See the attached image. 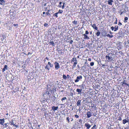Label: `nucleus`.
I'll return each instance as SVG.
<instances>
[{
	"instance_id": "nucleus-19",
	"label": "nucleus",
	"mask_w": 129,
	"mask_h": 129,
	"mask_svg": "<svg viewBox=\"0 0 129 129\" xmlns=\"http://www.w3.org/2000/svg\"><path fill=\"white\" fill-rule=\"evenodd\" d=\"M126 81L125 80H124L123 81V84H125L126 86H127L129 87V84H127L126 82Z\"/></svg>"
},
{
	"instance_id": "nucleus-10",
	"label": "nucleus",
	"mask_w": 129,
	"mask_h": 129,
	"mask_svg": "<svg viewBox=\"0 0 129 129\" xmlns=\"http://www.w3.org/2000/svg\"><path fill=\"white\" fill-rule=\"evenodd\" d=\"M106 57L107 59H108V60H110L111 61L113 60L112 56H109V55H107Z\"/></svg>"
},
{
	"instance_id": "nucleus-26",
	"label": "nucleus",
	"mask_w": 129,
	"mask_h": 129,
	"mask_svg": "<svg viewBox=\"0 0 129 129\" xmlns=\"http://www.w3.org/2000/svg\"><path fill=\"white\" fill-rule=\"evenodd\" d=\"M48 64L49 65L50 67V68H52L53 67V64H51V63L50 62H48Z\"/></svg>"
},
{
	"instance_id": "nucleus-25",
	"label": "nucleus",
	"mask_w": 129,
	"mask_h": 129,
	"mask_svg": "<svg viewBox=\"0 0 129 129\" xmlns=\"http://www.w3.org/2000/svg\"><path fill=\"white\" fill-rule=\"evenodd\" d=\"M97 126L95 124H94L91 129H97Z\"/></svg>"
},
{
	"instance_id": "nucleus-48",
	"label": "nucleus",
	"mask_w": 129,
	"mask_h": 129,
	"mask_svg": "<svg viewBox=\"0 0 129 129\" xmlns=\"http://www.w3.org/2000/svg\"><path fill=\"white\" fill-rule=\"evenodd\" d=\"M75 116L76 118H78L79 117L78 115L76 114L75 115Z\"/></svg>"
},
{
	"instance_id": "nucleus-27",
	"label": "nucleus",
	"mask_w": 129,
	"mask_h": 129,
	"mask_svg": "<svg viewBox=\"0 0 129 129\" xmlns=\"http://www.w3.org/2000/svg\"><path fill=\"white\" fill-rule=\"evenodd\" d=\"M77 64V62H74L73 64V68H75V67L76 65Z\"/></svg>"
},
{
	"instance_id": "nucleus-1",
	"label": "nucleus",
	"mask_w": 129,
	"mask_h": 129,
	"mask_svg": "<svg viewBox=\"0 0 129 129\" xmlns=\"http://www.w3.org/2000/svg\"><path fill=\"white\" fill-rule=\"evenodd\" d=\"M82 79V77L81 75L77 76V77L76 79L75 80V82H77L79 81H81Z\"/></svg>"
},
{
	"instance_id": "nucleus-33",
	"label": "nucleus",
	"mask_w": 129,
	"mask_h": 129,
	"mask_svg": "<svg viewBox=\"0 0 129 129\" xmlns=\"http://www.w3.org/2000/svg\"><path fill=\"white\" fill-rule=\"evenodd\" d=\"M63 78L64 79H67V77L65 75L63 74Z\"/></svg>"
},
{
	"instance_id": "nucleus-60",
	"label": "nucleus",
	"mask_w": 129,
	"mask_h": 129,
	"mask_svg": "<svg viewBox=\"0 0 129 129\" xmlns=\"http://www.w3.org/2000/svg\"><path fill=\"white\" fill-rule=\"evenodd\" d=\"M88 60L89 61H91V59L90 58H89V59H88Z\"/></svg>"
},
{
	"instance_id": "nucleus-63",
	"label": "nucleus",
	"mask_w": 129,
	"mask_h": 129,
	"mask_svg": "<svg viewBox=\"0 0 129 129\" xmlns=\"http://www.w3.org/2000/svg\"><path fill=\"white\" fill-rule=\"evenodd\" d=\"M105 66V64H102V67L103 68H104V67Z\"/></svg>"
},
{
	"instance_id": "nucleus-15",
	"label": "nucleus",
	"mask_w": 129,
	"mask_h": 129,
	"mask_svg": "<svg viewBox=\"0 0 129 129\" xmlns=\"http://www.w3.org/2000/svg\"><path fill=\"white\" fill-rule=\"evenodd\" d=\"M4 121L5 119L4 118L0 119V124L3 125Z\"/></svg>"
},
{
	"instance_id": "nucleus-11",
	"label": "nucleus",
	"mask_w": 129,
	"mask_h": 129,
	"mask_svg": "<svg viewBox=\"0 0 129 129\" xmlns=\"http://www.w3.org/2000/svg\"><path fill=\"white\" fill-rule=\"evenodd\" d=\"M85 126L86 127L87 129H89L91 125L88 123H85Z\"/></svg>"
},
{
	"instance_id": "nucleus-49",
	"label": "nucleus",
	"mask_w": 129,
	"mask_h": 129,
	"mask_svg": "<svg viewBox=\"0 0 129 129\" xmlns=\"http://www.w3.org/2000/svg\"><path fill=\"white\" fill-rule=\"evenodd\" d=\"M124 19L125 20H127L128 19V18L127 17H126L124 18Z\"/></svg>"
},
{
	"instance_id": "nucleus-45",
	"label": "nucleus",
	"mask_w": 129,
	"mask_h": 129,
	"mask_svg": "<svg viewBox=\"0 0 129 129\" xmlns=\"http://www.w3.org/2000/svg\"><path fill=\"white\" fill-rule=\"evenodd\" d=\"M111 29L112 30H114V28L113 26H112L111 27Z\"/></svg>"
},
{
	"instance_id": "nucleus-17",
	"label": "nucleus",
	"mask_w": 129,
	"mask_h": 129,
	"mask_svg": "<svg viewBox=\"0 0 129 129\" xmlns=\"http://www.w3.org/2000/svg\"><path fill=\"white\" fill-rule=\"evenodd\" d=\"M86 34H84L83 35L84 36V39H90L89 37H88V36Z\"/></svg>"
},
{
	"instance_id": "nucleus-57",
	"label": "nucleus",
	"mask_w": 129,
	"mask_h": 129,
	"mask_svg": "<svg viewBox=\"0 0 129 129\" xmlns=\"http://www.w3.org/2000/svg\"><path fill=\"white\" fill-rule=\"evenodd\" d=\"M13 25L15 26H18V24H14Z\"/></svg>"
},
{
	"instance_id": "nucleus-54",
	"label": "nucleus",
	"mask_w": 129,
	"mask_h": 129,
	"mask_svg": "<svg viewBox=\"0 0 129 129\" xmlns=\"http://www.w3.org/2000/svg\"><path fill=\"white\" fill-rule=\"evenodd\" d=\"M73 42V41L72 40H71L70 42V43L71 44H72Z\"/></svg>"
},
{
	"instance_id": "nucleus-24",
	"label": "nucleus",
	"mask_w": 129,
	"mask_h": 129,
	"mask_svg": "<svg viewBox=\"0 0 129 129\" xmlns=\"http://www.w3.org/2000/svg\"><path fill=\"white\" fill-rule=\"evenodd\" d=\"M97 32L96 33V35L97 36H99V35L100 34V33L99 31V30H97Z\"/></svg>"
},
{
	"instance_id": "nucleus-47",
	"label": "nucleus",
	"mask_w": 129,
	"mask_h": 129,
	"mask_svg": "<svg viewBox=\"0 0 129 129\" xmlns=\"http://www.w3.org/2000/svg\"><path fill=\"white\" fill-rule=\"evenodd\" d=\"M98 64H99V65L101 66V65H102L101 62L100 61H99V62H98Z\"/></svg>"
},
{
	"instance_id": "nucleus-14",
	"label": "nucleus",
	"mask_w": 129,
	"mask_h": 129,
	"mask_svg": "<svg viewBox=\"0 0 129 129\" xmlns=\"http://www.w3.org/2000/svg\"><path fill=\"white\" fill-rule=\"evenodd\" d=\"M51 98L52 99V100L53 102H54V103L56 102L55 100L56 98L55 97V96H51Z\"/></svg>"
},
{
	"instance_id": "nucleus-51",
	"label": "nucleus",
	"mask_w": 129,
	"mask_h": 129,
	"mask_svg": "<svg viewBox=\"0 0 129 129\" xmlns=\"http://www.w3.org/2000/svg\"><path fill=\"white\" fill-rule=\"evenodd\" d=\"M122 25V24L120 22H119L118 23V25L119 26H121Z\"/></svg>"
},
{
	"instance_id": "nucleus-41",
	"label": "nucleus",
	"mask_w": 129,
	"mask_h": 129,
	"mask_svg": "<svg viewBox=\"0 0 129 129\" xmlns=\"http://www.w3.org/2000/svg\"><path fill=\"white\" fill-rule=\"evenodd\" d=\"M67 120L68 121V123H69V122H70V118H69V117H67Z\"/></svg>"
},
{
	"instance_id": "nucleus-43",
	"label": "nucleus",
	"mask_w": 129,
	"mask_h": 129,
	"mask_svg": "<svg viewBox=\"0 0 129 129\" xmlns=\"http://www.w3.org/2000/svg\"><path fill=\"white\" fill-rule=\"evenodd\" d=\"M61 4H62V2H60L59 3V6L60 7H61Z\"/></svg>"
},
{
	"instance_id": "nucleus-5",
	"label": "nucleus",
	"mask_w": 129,
	"mask_h": 129,
	"mask_svg": "<svg viewBox=\"0 0 129 129\" xmlns=\"http://www.w3.org/2000/svg\"><path fill=\"white\" fill-rule=\"evenodd\" d=\"M61 101H62V103H63V104H64L66 103V102L67 101V98L65 97L61 99Z\"/></svg>"
},
{
	"instance_id": "nucleus-64",
	"label": "nucleus",
	"mask_w": 129,
	"mask_h": 129,
	"mask_svg": "<svg viewBox=\"0 0 129 129\" xmlns=\"http://www.w3.org/2000/svg\"><path fill=\"white\" fill-rule=\"evenodd\" d=\"M127 118H128V117H127V120H128V122H129V119H128Z\"/></svg>"
},
{
	"instance_id": "nucleus-2",
	"label": "nucleus",
	"mask_w": 129,
	"mask_h": 129,
	"mask_svg": "<svg viewBox=\"0 0 129 129\" xmlns=\"http://www.w3.org/2000/svg\"><path fill=\"white\" fill-rule=\"evenodd\" d=\"M82 88L81 89H78L77 88L76 90V91L78 92V94H80L81 95L82 93V88L83 87V88H84V87H83V86L82 85H81Z\"/></svg>"
},
{
	"instance_id": "nucleus-28",
	"label": "nucleus",
	"mask_w": 129,
	"mask_h": 129,
	"mask_svg": "<svg viewBox=\"0 0 129 129\" xmlns=\"http://www.w3.org/2000/svg\"><path fill=\"white\" fill-rule=\"evenodd\" d=\"M72 61H73L74 62H76L77 61V60L76 58H73L72 59Z\"/></svg>"
},
{
	"instance_id": "nucleus-59",
	"label": "nucleus",
	"mask_w": 129,
	"mask_h": 129,
	"mask_svg": "<svg viewBox=\"0 0 129 129\" xmlns=\"http://www.w3.org/2000/svg\"><path fill=\"white\" fill-rule=\"evenodd\" d=\"M46 93L47 94H49V91H47L46 92Z\"/></svg>"
},
{
	"instance_id": "nucleus-62",
	"label": "nucleus",
	"mask_w": 129,
	"mask_h": 129,
	"mask_svg": "<svg viewBox=\"0 0 129 129\" xmlns=\"http://www.w3.org/2000/svg\"><path fill=\"white\" fill-rule=\"evenodd\" d=\"M117 23V20H116V22H114V24H116Z\"/></svg>"
},
{
	"instance_id": "nucleus-23",
	"label": "nucleus",
	"mask_w": 129,
	"mask_h": 129,
	"mask_svg": "<svg viewBox=\"0 0 129 129\" xmlns=\"http://www.w3.org/2000/svg\"><path fill=\"white\" fill-rule=\"evenodd\" d=\"M128 122V120H126V119L123 120V123L125 124L126 123Z\"/></svg>"
},
{
	"instance_id": "nucleus-13",
	"label": "nucleus",
	"mask_w": 129,
	"mask_h": 129,
	"mask_svg": "<svg viewBox=\"0 0 129 129\" xmlns=\"http://www.w3.org/2000/svg\"><path fill=\"white\" fill-rule=\"evenodd\" d=\"M102 35L104 36H107V32L106 30H104L102 33Z\"/></svg>"
},
{
	"instance_id": "nucleus-6",
	"label": "nucleus",
	"mask_w": 129,
	"mask_h": 129,
	"mask_svg": "<svg viewBox=\"0 0 129 129\" xmlns=\"http://www.w3.org/2000/svg\"><path fill=\"white\" fill-rule=\"evenodd\" d=\"M13 120H12L9 123H10L11 125H13L14 126H15L16 127H18V125H16L13 123Z\"/></svg>"
},
{
	"instance_id": "nucleus-34",
	"label": "nucleus",
	"mask_w": 129,
	"mask_h": 129,
	"mask_svg": "<svg viewBox=\"0 0 129 129\" xmlns=\"http://www.w3.org/2000/svg\"><path fill=\"white\" fill-rule=\"evenodd\" d=\"M58 14V13L57 12L56 13H55L54 14L53 16H55L56 17H58V16L57 14Z\"/></svg>"
},
{
	"instance_id": "nucleus-37",
	"label": "nucleus",
	"mask_w": 129,
	"mask_h": 129,
	"mask_svg": "<svg viewBox=\"0 0 129 129\" xmlns=\"http://www.w3.org/2000/svg\"><path fill=\"white\" fill-rule=\"evenodd\" d=\"M72 23L74 24H76L77 23V21H73Z\"/></svg>"
},
{
	"instance_id": "nucleus-58",
	"label": "nucleus",
	"mask_w": 129,
	"mask_h": 129,
	"mask_svg": "<svg viewBox=\"0 0 129 129\" xmlns=\"http://www.w3.org/2000/svg\"><path fill=\"white\" fill-rule=\"evenodd\" d=\"M115 10H116V9L115 8H113V11H114V12H115Z\"/></svg>"
},
{
	"instance_id": "nucleus-56",
	"label": "nucleus",
	"mask_w": 129,
	"mask_h": 129,
	"mask_svg": "<svg viewBox=\"0 0 129 129\" xmlns=\"http://www.w3.org/2000/svg\"><path fill=\"white\" fill-rule=\"evenodd\" d=\"M125 13V11H123V12H121V13H120V15H121L122 14V13Z\"/></svg>"
},
{
	"instance_id": "nucleus-40",
	"label": "nucleus",
	"mask_w": 129,
	"mask_h": 129,
	"mask_svg": "<svg viewBox=\"0 0 129 129\" xmlns=\"http://www.w3.org/2000/svg\"><path fill=\"white\" fill-rule=\"evenodd\" d=\"M0 2H2V3H3V4H4L5 3V1L4 0H0Z\"/></svg>"
},
{
	"instance_id": "nucleus-9",
	"label": "nucleus",
	"mask_w": 129,
	"mask_h": 129,
	"mask_svg": "<svg viewBox=\"0 0 129 129\" xmlns=\"http://www.w3.org/2000/svg\"><path fill=\"white\" fill-rule=\"evenodd\" d=\"M58 106L55 107L54 106L51 107V109L53 111H54L57 110L58 109Z\"/></svg>"
},
{
	"instance_id": "nucleus-39",
	"label": "nucleus",
	"mask_w": 129,
	"mask_h": 129,
	"mask_svg": "<svg viewBox=\"0 0 129 129\" xmlns=\"http://www.w3.org/2000/svg\"><path fill=\"white\" fill-rule=\"evenodd\" d=\"M57 50L58 51V52H62V49H59V48H58Z\"/></svg>"
},
{
	"instance_id": "nucleus-3",
	"label": "nucleus",
	"mask_w": 129,
	"mask_h": 129,
	"mask_svg": "<svg viewBox=\"0 0 129 129\" xmlns=\"http://www.w3.org/2000/svg\"><path fill=\"white\" fill-rule=\"evenodd\" d=\"M54 64H55V68L56 70L58 69L60 67L58 63L55 61L54 63Z\"/></svg>"
},
{
	"instance_id": "nucleus-12",
	"label": "nucleus",
	"mask_w": 129,
	"mask_h": 129,
	"mask_svg": "<svg viewBox=\"0 0 129 129\" xmlns=\"http://www.w3.org/2000/svg\"><path fill=\"white\" fill-rule=\"evenodd\" d=\"M113 2V0H108L107 2L108 4L111 6L112 5V3Z\"/></svg>"
},
{
	"instance_id": "nucleus-7",
	"label": "nucleus",
	"mask_w": 129,
	"mask_h": 129,
	"mask_svg": "<svg viewBox=\"0 0 129 129\" xmlns=\"http://www.w3.org/2000/svg\"><path fill=\"white\" fill-rule=\"evenodd\" d=\"M9 68L8 67L7 65H5L4 68L3 69L2 71L3 72H4L6 70H8Z\"/></svg>"
},
{
	"instance_id": "nucleus-53",
	"label": "nucleus",
	"mask_w": 129,
	"mask_h": 129,
	"mask_svg": "<svg viewBox=\"0 0 129 129\" xmlns=\"http://www.w3.org/2000/svg\"><path fill=\"white\" fill-rule=\"evenodd\" d=\"M63 5H62V9H63L64 8V4H65V3H63Z\"/></svg>"
},
{
	"instance_id": "nucleus-18",
	"label": "nucleus",
	"mask_w": 129,
	"mask_h": 129,
	"mask_svg": "<svg viewBox=\"0 0 129 129\" xmlns=\"http://www.w3.org/2000/svg\"><path fill=\"white\" fill-rule=\"evenodd\" d=\"M81 100H78L77 102V106H79L81 105Z\"/></svg>"
},
{
	"instance_id": "nucleus-50",
	"label": "nucleus",
	"mask_w": 129,
	"mask_h": 129,
	"mask_svg": "<svg viewBox=\"0 0 129 129\" xmlns=\"http://www.w3.org/2000/svg\"><path fill=\"white\" fill-rule=\"evenodd\" d=\"M86 67V65H84L81 67V69H83L84 68H85Z\"/></svg>"
},
{
	"instance_id": "nucleus-61",
	"label": "nucleus",
	"mask_w": 129,
	"mask_h": 129,
	"mask_svg": "<svg viewBox=\"0 0 129 129\" xmlns=\"http://www.w3.org/2000/svg\"><path fill=\"white\" fill-rule=\"evenodd\" d=\"M70 95H71V96H73V93H71Z\"/></svg>"
},
{
	"instance_id": "nucleus-55",
	"label": "nucleus",
	"mask_w": 129,
	"mask_h": 129,
	"mask_svg": "<svg viewBox=\"0 0 129 129\" xmlns=\"http://www.w3.org/2000/svg\"><path fill=\"white\" fill-rule=\"evenodd\" d=\"M70 120L71 121H72L73 120V118H72L71 117L70 118Z\"/></svg>"
},
{
	"instance_id": "nucleus-16",
	"label": "nucleus",
	"mask_w": 129,
	"mask_h": 129,
	"mask_svg": "<svg viewBox=\"0 0 129 129\" xmlns=\"http://www.w3.org/2000/svg\"><path fill=\"white\" fill-rule=\"evenodd\" d=\"M92 27L95 30H97L98 29V27L96 26V25L94 24L93 25H92Z\"/></svg>"
},
{
	"instance_id": "nucleus-30",
	"label": "nucleus",
	"mask_w": 129,
	"mask_h": 129,
	"mask_svg": "<svg viewBox=\"0 0 129 129\" xmlns=\"http://www.w3.org/2000/svg\"><path fill=\"white\" fill-rule=\"evenodd\" d=\"M108 37H109L110 38H111L113 37V36L112 35H110L109 34H108L107 35V36Z\"/></svg>"
},
{
	"instance_id": "nucleus-22",
	"label": "nucleus",
	"mask_w": 129,
	"mask_h": 129,
	"mask_svg": "<svg viewBox=\"0 0 129 129\" xmlns=\"http://www.w3.org/2000/svg\"><path fill=\"white\" fill-rule=\"evenodd\" d=\"M49 43L50 44L52 45V46H54L55 45V43L53 42V41H50L49 42Z\"/></svg>"
},
{
	"instance_id": "nucleus-35",
	"label": "nucleus",
	"mask_w": 129,
	"mask_h": 129,
	"mask_svg": "<svg viewBox=\"0 0 129 129\" xmlns=\"http://www.w3.org/2000/svg\"><path fill=\"white\" fill-rule=\"evenodd\" d=\"M41 125H38L37 126H36V128H37V129H40V127Z\"/></svg>"
},
{
	"instance_id": "nucleus-29",
	"label": "nucleus",
	"mask_w": 129,
	"mask_h": 129,
	"mask_svg": "<svg viewBox=\"0 0 129 129\" xmlns=\"http://www.w3.org/2000/svg\"><path fill=\"white\" fill-rule=\"evenodd\" d=\"M63 12V10H59L57 12L58 14L59 13H60V14H61Z\"/></svg>"
},
{
	"instance_id": "nucleus-42",
	"label": "nucleus",
	"mask_w": 129,
	"mask_h": 129,
	"mask_svg": "<svg viewBox=\"0 0 129 129\" xmlns=\"http://www.w3.org/2000/svg\"><path fill=\"white\" fill-rule=\"evenodd\" d=\"M48 25V23H45L44 24V26H47H47Z\"/></svg>"
},
{
	"instance_id": "nucleus-4",
	"label": "nucleus",
	"mask_w": 129,
	"mask_h": 129,
	"mask_svg": "<svg viewBox=\"0 0 129 129\" xmlns=\"http://www.w3.org/2000/svg\"><path fill=\"white\" fill-rule=\"evenodd\" d=\"M92 113L90 111H88L86 113V115L87 116V118H89L91 117L92 115Z\"/></svg>"
},
{
	"instance_id": "nucleus-20",
	"label": "nucleus",
	"mask_w": 129,
	"mask_h": 129,
	"mask_svg": "<svg viewBox=\"0 0 129 129\" xmlns=\"http://www.w3.org/2000/svg\"><path fill=\"white\" fill-rule=\"evenodd\" d=\"M114 31H116L117 30H118V26H115V27H114Z\"/></svg>"
},
{
	"instance_id": "nucleus-21",
	"label": "nucleus",
	"mask_w": 129,
	"mask_h": 129,
	"mask_svg": "<svg viewBox=\"0 0 129 129\" xmlns=\"http://www.w3.org/2000/svg\"><path fill=\"white\" fill-rule=\"evenodd\" d=\"M45 69H47L48 70H50V68L49 67V65L47 64L46 66L45 67Z\"/></svg>"
},
{
	"instance_id": "nucleus-38",
	"label": "nucleus",
	"mask_w": 129,
	"mask_h": 129,
	"mask_svg": "<svg viewBox=\"0 0 129 129\" xmlns=\"http://www.w3.org/2000/svg\"><path fill=\"white\" fill-rule=\"evenodd\" d=\"M94 64V63L93 62H91L90 63V65L91 66H93Z\"/></svg>"
},
{
	"instance_id": "nucleus-36",
	"label": "nucleus",
	"mask_w": 129,
	"mask_h": 129,
	"mask_svg": "<svg viewBox=\"0 0 129 129\" xmlns=\"http://www.w3.org/2000/svg\"><path fill=\"white\" fill-rule=\"evenodd\" d=\"M78 123L82 124V120L81 119H80L79 120V121L78 122Z\"/></svg>"
},
{
	"instance_id": "nucleus-52",
	"label": "nucleus",
	"mask_w": 129,
	"mask_h": 129,
	"mask_svg": "<svg viewBox=\"0 0 129 129\" xmlns=\"http://www.w3.org/2000/svg\"><path fill=\"white\" fill-rule=\"evenodd\" d=\"M118 120L120 121H121L122 120V119L121 117H119V118L118 119Z\"/></svg>"
},
{
	"instance_id": "nucleus-31",
	"label": "nucleus",
	"mask_w": 129,
	"mask_h": 129,
	"mask_svg": "<svg viewBox=\"0 0 129 129\" xmlns=\"http://www.w3.org/2000/svg\"><path fill=\"white\" fill-rule=\"evenodd\" d=\"M8 125L9 123H5L3 125L4 126L6 127H7L8 126Z\"/></svg>"
},
{
	"instance_id": "nucleus-8",
	"label": "nucleus",
	"mask_w": 129,
	"mask_h": 129,
	"mask_svg": "<svg viewBox=\"0 0 129 129\" xmlns=\"http://www.w3.org/2000/svg\"><path fill=\"white\" fill-rule=\"evenodd\" d=\"M117 34L119 35L118 36L119 37H123V36L121 30H119Z\"/></svg>"
},
{
	"instance_id": "nucleus-46",
	"label": "nucleus",
	"mask_w": 129,
	"mask_h": 129,
	"mask_svg": "<svg viewBox=\"0 0 129 129\" xmlns=\"http://www.w3.org/2000/svg\"><path fill=\"white\" fill-rule=\"evenodd\" d=\"M89 33L88 31L87 30H86L85 31V34H86V35H87L89 34Z\"/></svg>"
},
{
	"instance_id": "nucleus-32",
	"label": "nucleus",
	"mask_w": 129,
	"mask_h": 129,
	"mask_svg": "<svg viewBox=\"0 0 129 129\" xmlns=\"http://www.w3.org/2000/svg\"><path fill=\"white\" fill-rule=\"evenodd\" d=\"M29 124H30V126L29 127V129H33V127L32 126V125H31V123H29Z\"/></svg>"
},
{
	"instance_id": "nucleus-44",
	"label": "nucleus",
	"mask_w": 129,
	"mask_h": 129,
	"mask_svg": "<svg viewBox=\"0 0 129 129\" xmlns=\"http://www.w3.org/2000/svg\"><path fill=\"white\" fill-rule=\"evenodd\" d=\"M46 14L47 15H48L49 16H50V14L48 12H46Z\"/></svg>"
}]
</instances>
